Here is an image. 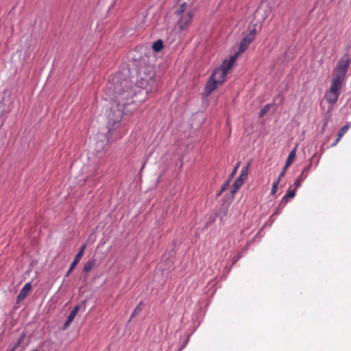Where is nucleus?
Segmentation results:
<instances>
[{
	"mask_svg": "<svg viewBox=\"0 0 351 351\" xmlns=\"http://www.w3.org/2000/svg\"><path fill=\"white\" fill-rule=\"evenodd\" d=\"M351 63L349 55H343L338 61L332 73L331 84L325 93L328 103L335 104L340 95L341 88L345 83L346 73Z\"/></svg>",
	"mask_w": 351,
	"mask_h": 351,
	"instance_id": "1",
	"label": "nucleus"
},
{
	"mask_svg": "<svg viewBox=\"0 0 351 351\" xmlns=\"http://www.w3.org/2000/svg\"><path fill=\"white\" fill-rule=\"evenodd\" d=\"M238 56L239 54L234 55L229 60H224L221 66L214 71L210 77L217 82V84H221L226 80V76Z\"/></svg>",
	"mask_w": 351,
	"mask_h": 351,
	"instance_id": "2",
	"label": "nucleus"
},
{
	"mask_svg": "<svg viewBox=\"0 0 351 351\" xmlns=\"http://www.w3.org/2000/svg\"><path fill=\"white\" fill-rule=\"evenodd\" d=\"M140 86L144 88L150 86L154 80V73L152 68L148 67L143 71V75L141 73Z\"/></svg>",
	"mask_w": 351,
	"mask_h": 351,
	"instance_id": "3",
	"label": "nucleus"
},
{
	"mask_svg": "<svg viewBox=\"0 0 351 351\" xmlns=\"http://www.w3.org/2000/svg\"><path fill=\"white\" fill-rule=\"evenodd\" d=\"M193 14V10H189L181 15L178 22V25L180 29H184L191 23Z\"/></svg>",
	"mask_w": 351,
	"mask_h": 351,
	"instance_id": "4",
	"label": "nucleus"
},
{
	"mask_svg": "<svg viewBox=\"0 0 351 351\" xmlns=\"http://www.w3.org/2000/svg\"><path fill=\"white\" fill-rule=\"evenodd\" d=\"M256 34L255 28H253L250 32L242 39L239 46V53L244 52L250 43L254 39Z\"/></svg>",
	"mask_w": 351,
	"mask_h": 351,
	"instance_id": "5",
	"label": "nucleus"
},
{
	"mask_svg": "<svg viewBox=\"0 0 351 351\" xmlns=\"http://www.w3.org/2000/svg\"><path fill=\"white\" fill-rule=\"evenodd\" d=\"M124 104L117 105V109L108 114L109 124L112 125L118 123L121 121L123 117V108Z\"/></svg>",
	"mask_w": 351,
	"mask_h": 351,
	"instance_id": "6",
	"label": "nucleus"
},
{
	"mask_svg": "<svg viewBox=\"0 0 351 351\" xmlns=\"http://www.w3.org/2000/svg\"><path fill=\"white\" fill-rule=\"evenodd\" d=\"M85 248H86V245H83L82 247H81L80 252L75 256L74 261H73V263H71V265L70 266V268L67 271L66 276H69V275L72 272V271L74 269V267H75V265L79 263V261H80L81 258L83 256Z\"/></svg>",
	"mask_w": 351,
	"mask_h": 351,
	"instance_id": "7",
	"label": "nucleus"
},
{
	"mask_svg": "<svg viewBox=\"0 0 351 351\" xmlns=\"http://www.w3.org/2000/svg\"><path fill=\"white\" fill-rule=\"evenodd\" d=\"M220 85L210 77L205 86V93L206 95H210L216 88Z\"/></svg>",
	"mask_w": 351,
	"mask_h": 351,
	"instance_id": "8",
	"label": "nucleus"
},
{
	"mask_svg": "<svg viewBox=\"0 0 351 351\" xmlns=\"http://www.w3.org/2000/svg\"><path fill=\"white\" fill-rule=\"evenodd\" d=\"M112 132L110 131V129L108 130L106 134H105L104 136V139L101 140L100 142L98 143V151L103 150L105 147V146L107 145L108 142L109 141L110 138L112 137Z\"/></svg>",
	"mask_w": 351,
	"mask_h": 351,
	"instance_id": "9",
	"label": "nucleus"
},
{
	"mask_svg": "<svg viewBox=\"0 0 351 351\" xmlns=\"http://www.w3.org/2000/svg\"><path fill=\"white\" fill-rule=\"evenodd\" d=\"M79 309H80L79 306H76L73 309V311L69 314V315L67 318V320L64 323V328H63L64 329H66V328H68V326L71 324V322L73 321L74 318L75 317L76 315L77 314Z\"/></svg>",
	"mask_w": 351,
	"mask_h": 351,
	"instance_id": "10",
	"label": "nucleus"
},
{
	"mask_svg": "<svg viewBox=\"0 0 351 351\" xmlns=\"http://www.w3.org/2000/svg\"><path fill=\"white\" fill-rule=\"evenodd\" d=\"M32 289V285L29 282L26 283L22 289L20 291V293L18 295V299L21 300H23L27 295L29 293Z\"/></svg>",
	"mask_w": 351,
	"mask_h": 351,
	"instance_id": "11",
	"label": "nucleus"
},
{
	"mask_svg": "<svg viewBox=\"0 0 351 351\" xmlns=\"http://www.w3.org/2000/svg\"><path fill=\"white\" fill-rule=\"evenodd\" d=\"M250 167V162H248L241 171L239 176L237 178L238 180H240L242 182H245L247 180L249 173V169Z\"/></svg>",
	"mask_w": 351,
	"mask_h": 351,
	"instance_id": "12",
	"label": "nucleus"
},
{
	"mask_svg": "<svg viewBox=\"0 0 351 351\" xmlns=\"http://www.w3.org/2000/svg\"><path fill=\"white\" fill-rule=\"evenodd\" d=\"M296 150H297V147H295L289 154L288 156V158L287 159V161H286V164H285V168H288L291 164L293 162L295 157V154H296Z\"/></svg>",
	"mask_w": 351,
	"mask_h": 351,
	"instance_id": "13",
	"label": "nucleus"
},
{
	"mask_svg": "<svg viewBox=\"0 0 351 351\" xmlns=\"http://www.w3.org/2000/svg\"><path fill=\"white\" fill-rule=\"evenodd\" d=\"M243 184V182H242L241 181H240V180H238L237 178L234 180V182L232 186V189H231L232 195H234Z\"/></svg>",
	"mask_w": 351,
	"mask_h": 351,
	"instance_id": "14",
	"label": "nucleus"
},
{
	"mask_svg": "<svg viewBox=\"0 0 351 351\" xmlns=\"http://www.w3.org/2000/svg\"><path fill=\"white\" fill-rule=\"evenodd\" d=\"M96 261L95 259L88 260L84 266V271L85 272L90 271L93 268L95 267Z\"/></svg>",
	"mask_w": 351,
	"mask_h": 351,
	"instance_id": "15",
	"label": "nucleus"
},
{
	"mask_svg": "<svg viewBox=\"0 0 351 351\" xmlns=\"http://www.w3.org/2000/svg\"><path fill=\"white\" fill-rule=\"evenodd\" d=\"M295 195V191L291 190L290 188L287 190L286 195L282 197V202L287 203L289 198L293 197Z\"/></svg>",
	"mask_w": 351,
	"mask_h": 351,
	"instance_id": "16",
	"label": "nucleus"
},
{
	"mask_svg": "<svg viewBox=\"0 0 351 351\" xmlns=\"http://www.w3.org/2000/svg\"><path fill=\"white\" fill-rule=\"evenodd\" d=\"M189 10L190 9H187V4L186 3H183L175 11V14L178 16H180V15L184 14L187 10Z\"/></svg>",
	"mask_w": 351,
	"mask_h": 351,
	"instance_id": "17",
	"label": "nucleus"
},
{
	"mask_svg": "<svg viewBox=\"0 0 351 351\" xmlns=\"http://www.w3.org/2000/svg\"><path fill=\"white\" fill-rule=\"evenodd\" d=\"M350 128V124L345 125L338 132L337 141H339L341 137L344 135L345 133Z\"/></svg>",
	"mask_w": 351,
	"mask_h": 351,
	"instance_id": "18",
	"label": "nucleus"
},
{
	"mask_svg": "<svg viewBox=\"0 0 351 351\" xmlns=\"http://www.w3.org/2000/svg\"><path fill=\"white\" fill-rule=\"evenodd\" d=\"M163 44L161 40H158L153 43L152 48L153 49L158 52L160 51L162 48Z\"/></svg>",
	"mask_w": 351,
	"mask_h": 351,
	"instance_id": "19",
	"label": "nucleus"
},
{
	"mask_svg": "<svg viewBox=\"0 0 351 351\" xmlns=\"http://www.w3.org/2000/svg\"><path fill=\"white\" fill-rule=\"evenodd\" d=\"M306 170H307V168H305V169L303 170V171H302V174H301L300 176H298V177L295 179V182H294V185L295 186V188H296V189H298V188L300 187V186H301V184H302V180H303V178H302V174H303V173L304 172V171H306Z\"/></svg>",
	"mask_w": 351,
	"mask_h": 351,
	"instance_id": "20",
	"label": "nucleus"
},
{
	"mask_svg": "<svg viewBox=\"0 0 351 351\" xmlns=\"http://www.w3.org/2000/svg\"><path fill=\"white\" fill-rule=\"evenodd\" d=\"M142 308H143V303L141 302L134 310V311L131 315V317H134L135 315H138L141 311Z\"/></svg>",
	"mask_w": 351,
	"mask_h": 351,
	"instance_id": "21",
	"label": "nucleus"
},
{
	"mask_svg": "<svg viewBox=\"0 0 351 351\" xmlns=\"http://www.w3.org/2000/svg\"><path fill=\"white\" fill-rule=\"evenodd\" d=\"M279 183H280L279 180H276V181H275L273 183L271 191V193L272 195H275L276 194Z\"/></svg>",
	"mask_w": 351,
	"mask_h": 351,
	"instance_id": "22",
	"label": "nucleus"
},
{
	"mask_svg": "<svg viewBox=\"0 0 351 351\" xmlns=\"http://www.w3.org/2000/svg\"><path fill=\"white\" fill-rule=\"evenodd\" d=\"M239 165H240V162H239L237 165L234 167V169L232 170L230 176V179L234 177V176L237 173V170L239 167Z\"/></svg>",
	"mask_w": 351,
	"mask_h": 351,
	"instance_id": "23",
	"label": "nucleus"
},
{
	"mask_svg": "<svg viewBox=\"0 0 351 351\" xmlns=\"http://www.w3.org/2000/svg\"><path fill=\"white\" fill-rule=\"evenodd\" d=\"M270 107L269 104L266 105L260 112V116H263L266 114V112L269 110V108Z\"/></svg>",
	"mask_w": 351,
	"mask_h": 351,
	"instance_id": "24",
	"label": "nucleus"
},
{
	"mask_svg": "<svg viewBox=\"0 0 351 351\" xmlns=\"http://www.w3.org/2000/svg\"><path fill=\"white\" fill-rule=\"evenodd\" d=\"M230 180V179L229 178V180H228V182H227L226 184H223V186L221 187V191H219V193L218 195H221V193H222V191H223L224 190H226V188H227V186H228V183H229Z\"/></svg>",
	"mask_w": 351,
	"mask_h": 351,
	"instance_id": "25",
	"label": "nucleus"
},
{
	"mask_svg": "<svg viewBox=\"0 0 351 351\" xmlns=\"http://www.w3.org/2000/svg\"><path fill=\"white\" fill-rule=\"evenodd\" d=\"M287 168H285V167H284L282 171L280 173L278 178L277 180H279V182H280V180L281 178L284 176V175L285 174V172H286V170H287Z\"/></svg>",
	"mask_w": 351,
	"mask_h": 351,
	"instance_id": "26",
	"label": "nucleus"
},
{
	"mask_svg": "<svg viewBox=\"0 0 351 351\" xmlns=\"http://www.w3.org/2000/svg\"><path fill=\"white\" fill-rule=\"evenodd\" d=\"M339 141H337V139L335 140V142L333 143L332 145H336L338 143Z\"/></svg>",
	"mask_w": 351,
	"mask_h": 351,
	"instance_id": "27",
	"label": "nucleus"
}]
</instances>
